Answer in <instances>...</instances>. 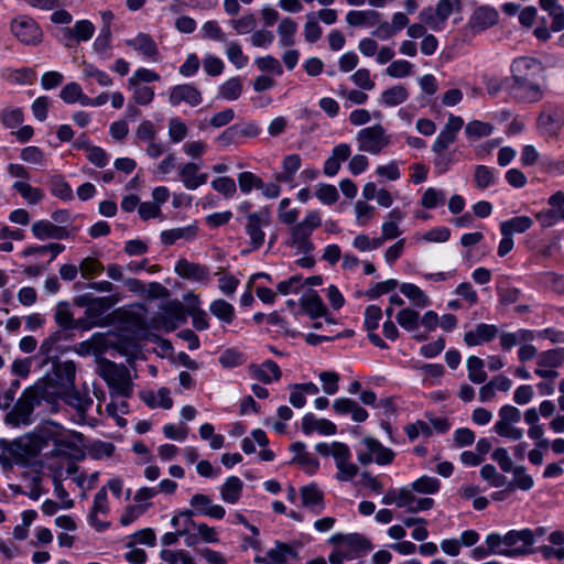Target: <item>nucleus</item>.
I'll list each match as a JSON object with an SVG mask.
<instances>
[{"mask_svg": "<svg viewBox=\"0 0 564 564\" xmlns=\"http://www.w3.org/2000/svg\"><path fill=\"white\" fill-rule=\"evenodd\" d=\"M250 377L264 383L270 384L279 381L282 377V371L278 364L271 359L263 361L262 364H251L249 366Z\"/></svg>", "mask_w": 564, "mask_h": 564, "instance_id": "22", "label": "nucleus"}, {"mask_svg": "<svg viewBox=\"0 0 564 564\" xmlns=\"http://www.w3.org/2000/svg\"><path fill=\"white\" fill-rule=\"evenodd\" d=\"M380 13L376 10H351L346 22L351 26L373 28L379 22Z\"/></svg>", "mask_w": 564, "mask_h": 564, "instance_id": "36", "label": "nucleus"}, {"mask_svg": "<svg viewBox=\"0 0 564 564\" xmlns=\"http://www.w3.org/2000/svg\"><path fill=\"white\" fill-rule=\"evenodd\" d=\"M457 149L434 153L433 164L437 175L448 172L454 164L458 162L456 156Z\"/></svg>", "mask_w": 564, "mask_h": 564, "instance_id": "50", "label": "nucleus"}, {"mask_svg": "<svg viewBox=\"0 0 564 564\" xmlns=\"http://www.w3.org/2000/svg\"><path fill=\"white\" fill-rule=\"evenodd\" d=\"M178 177L184 187L189 191H195L207 182L208 175L200 172L197 163L186 162L177 167Z\"/></svg>", "mask_w": 564, "mask_h": 564, "instance_id": "20", "label": "nucleus"}, {"mask_svg": "<svg viewBox=\"0 0 564 564\" xmlns=\"http://www.w3.org/2000/svg\"><path fill=\"white\" fill-rule=\"evenodd\" d=\"M262 178L252 172L245 171L238 174V186L242 194H249L261 187Z\"/></svg>", "mask_w": 564, "mask_h": 564, "instance_id": "63", "label": "nucleus"}, {"mask_svg": "<svg viewBox=\"0 0 564 564\" xmlns=\"http://www.w3.org/2000/svg\"><path fill=\"white\" fill-rule=\"evenodd\" d=\"M203 100L200 91L191 84L173 86L169 93L170 105L176 107L182 102L191 107L198 106Z\"/></svg>", "mask_w": 564, "mask_h": 564, "instance_id": "18", "label": "nucleus"}, {"mask_svg": "<svg viewBox=\"0 0 564 564\" xmlns=\"http://www.w3.org/2000/svg\"><path fill=\"white\" fill-rule=\"evenodd\" d=\"M80 67L84 79H95L101 87H109L112 85V78L94 64L83 62Z\"/></svg>", "mask_w": 564, "mask_h": 564, "instance_id": "55", "label": "nucleus"}, {"mask_svg": "<svg viewBox=\"0 0 564 564\" xmlns=\"http://www.w3.org/2000/svg\"><path fill=\"white\" fill-rule=\"evenodd\" d=\"M499 329L494 324L479 323L473 329L464 334V343L468 347L480 346L494 340Z\"/></svg>", "mask_w": 564, "mask_h": 564, "instance_id": "21", "label": "nucleus"}, {"mask_svg": "<svg viewBox=\"0 0 564 564\" xmlns=\"http://www.w3.org/2000/svg\"><path fill=\"white\" fill-rule=\"evenodd\" d=\"M241 93L242 82L239 77L229 78L219 87V97L226 100H236Z\"/></svg>", "mask_w": 564, "mask_h": 564, "instance_id": "60", "label": "nucleus"}, {"mask_svg": "<svg viewBox=\"0 0 564 564\" xmlns=\"http://www.w3.org/2000/svg\"><path fill=\"white\" fill-rule=\"evenodd\" d=\"M539 4L552 20L551 30L560 32L564 30V7L558 0H539Z\"/></svg>", "mask_w": 564, "mask_h": 564, "instance_id": "33", "label": "nucleus"}, {"mask_svg": "<svg viewBox=\"0 0 564 564\" xmlns=\"http://www.w3.org/2000/svg\"><path fill=\"white\" fill-rule=\"evenodd\" d=\"M351 154L350 145L347 143H339L332 150L330 155L324 163L323 172L327 176H335L343 162L347 161Z\"/></svg>", "mask_w": 564, "mask_h": 564, "instance_id": "28", "label": "nucleus"}, {"mask_svg": "<svg viewBox=\"0 0 564 564\" xmlns=\"http://www.w3.org/2000/svg\"><path fill=\"white\" fill-rule=\"evenodd\" d=\"M291 451L295 454L293 462L301 465L306 471L313 474L318 469V460L306 451V446L304 443H293L291 445Z\"/></svg>", "mask_w": 564, "mask_h": 564, "instance_id": "37", "label": "nucleus"}, {"mask_svg": "<svg viewBox=\"0 0 564 564\" xmlns=\"http://www.w3.org/2000/svg\"><path fill=\"white\" fill-rule=\"evenodd\" d=\"M54 319L63 329H73L75 327L83 326V321H74L69 305L65 302L57 304L54 313Z\"/></svg>", "mask_w": 564, "mask_h": 564, "instance_id": "43", "label": "nucleus"}, {"mask_svg": "<svg viewBox=\"0 0 564 564\" xmlns=\"http://www.w3.org/2000/svg\"><path fill=\"white\" fill-rule=\"evenodd\" d=\"M48 421L37 425L32 432L14 440L8 447V454L15 464L26 465L48 445Z\"/></svg>", "mask_w": 564, "mask_h": 564, "instance_id": "2", "label": "nucleus"}, {"mask_svg": "<svg viewBox=\"0 0 564 564\" xmlns=\"http://www.w3.org/2000/svg\"><path fill=\"white\" fill-rule=\"evenodd\" d=\"M358 150L370 155L381 154L391 144V135L380 123L362 128L356 133Z\"/></svg>", "mask_w": 564, "mask_h": 564, "instance_id": "6", "label": "nucleus"}, {"mask_svg": "<svg viewBox=\"0 0 564 564\" xmlns=\"http://www.w3.org/2000/svg\"><path fill=\"white\" fill-rule=\"evenodd\" d=\"M397 323L406 332L412 333L414 339L425 340L427 334L419 333L420 313L411 307L401 308L395 315Z\"/></svg>", "mask_w": 564, "mask_h": 564, "instance_id": "26", "label": "nucleus"}, {"mask_svg": "<svg viewBox=\"0 0 564 564\" xmlns=\"http://www.w3.org/2000/svg\"><path fill=\"white\" fill-rule=\"evenodd\" d=\"M268 564H283L289 558H293L297 555L296 551L289 544L282 542H275L274 547L268 552Z\"/></svg>", "mask_w": 564, "mask_h": 564, "instance_id": "45", "label": "nucleus"}, {"mask_svg": "<svg viewBox=\"0 0 564 564\" xmlns=\"http://www.w3.org/2000/svg\"><path fill=\"white\" fill-rule=\"evenodd\" d=\"M13 188L23 197V199L28 204L31 205L37 204L44 197V193L42 189L33 187L26 181L14 182Z\"/></svg>", "mask_w": 564, "mask_h": 564, "instance_id": "52", "label": "nucleus"}, {"mask_svg": "<svg viewBox=\"0 0 564 564\" xmlns=\"http://www.w3.org/2000/svg\"><path fill=\"white\" fill-rule=\"evenodd\" d=\"M99 375L111 389V399L115 395L129 398L132 394L131 376L126 366L104 360L99 365Z\"/></svg>", "mask_w": 564, "mask_h": 564, "instance_id": "5", "label": "nucleus"}, {"mask_svg": "<svg viewBox=\"0 0 564 564\" xmlns=\"http://www.w3.org/2000/svg\"><path fill=\"white\" fill-rule=\"evenodd\" d=\"M495 127L485 121L471 120L465 126V134L470 140H478L492 134Z\"/></svg>", "mask_w": 564, "mask_h": 564, "instance_id": "53", "label": "nucleus"}, {"mask_svg": "<svg viewBox=\"0 0 564 564\" xmlns=\"http://www.w3.org/2000/svg\"><path fill=\"white\" fill-rule=\"evenodd\" d=\"M297 30V24L291 18L281 20L278 26V34L280 36V45L282 47L292 46L294 44V35Z\"/></svg>", "mask_w": 564, "mask_h": 564, "instance_id": "56", "label": "nucleus"}, {"mask_svg": "<svg viewBox=\"0 0 564 564\" xmlns=\"http://www.w3.org/2000/svg\"><path fill=\"white\" fill-rule=\"evenodd\" d=\"M124 44L149 62L158 63L160 61L158 44L150 34L138 33L133 39L126 40Z\"/></svg>", "mask_w": 564, "mask_h": 564, "instance_id": "17", "label": "nucleus"}, {"mask_svg": "<svg viewBox=\"0 0 564 564\" xmlns=\"http://www.w3.org/2000/svg\"><path fill=\"white\" fill-rule=\"evenodd\" d=\"M86 96L87 95L84 94L79 84L75 82L68 83L59 91L61 99L66 104L79 102L84 106V99H86Z\"/></svg>", "mask_w": 564, "mask_h": 564, "instance_id": "59", "label": "nucleus"}, {"mask_svg": "<svg viewBox=\"0 0 564 564\" xmlns=\"http://www.w3.org/2000/svg\"><path fill=\"white\" fill-rule=\"evenodd\" d=\"M93 50L101 59L111 57V31L108 26L101 28L99 35L94 41Z\"/></svg>", "mask_w": 564, "mask_h": 564, "instance_id": "46", "label": "nucleus"}, {"mask_svg": "<svg viewBox=\"0 0 564 564\" xmlns=\"http://www.w3.org/2000/svg\"><path fill=\"white\" fill-rule=\"evenodd\" d=\"M167 134L171 142L180 143L187 137L188 128L182 119L174 117L169 120Z\"/></svg>", "mask_w": 564, "mask_h": 564, "instance_id": "61", "label": "nucleus"}, {"mask_svg": "<svg viewBox=\"0 0 564 564\" xmlns=\"http://www.w3.org/2000/svg\"><path fill=\"white\" fill-rule=\"evenodd\" d=\"M242 489V480L237 476H230L220 487V497L226 503L235 505L239 501Z\"/></svg>", "mask_w": 564, "mask_h": 564, "instance_id": "39", "label": "nucleus"}, {"mask_svg": "<svg viewBox=\"0 0 564 564\" xmlns=\"http://www.w3.org/2000/svg\"><path fill=\"white\" fill-rule=\"evenodd\" d=\"M302 431L307 435L313 432H318L323 435H334L337 432V427L327 419H317L313 413H306L302 419Z\"/></svg>", "mask_w": 564, "mask_h": 564, "instance_id": "29", "label": "nucleus"}, {"mask_svg": "<svg viewBox=\"0 0 564 564\" xmlns=\"http://www.w3.org/2000/svg\"><path fill=\"white\" fill-rule=\"evenodd\" d=\"M61 339V333L54 332L42 341L39 348L37 357L42 358L43 365H46L48 361L57 357V345Z\"/></svg>", "mask_w": 564, "mask_h": 564, "instance_id": "40", "label": "nucleus"}, {"mask_svg": "<svg viewBox=\"0 0 564 564\" xmlns=\"http://www.w3.org/2000/svg\"><path fill=\"white\" fill-rule=\"evenodd\" d=\"M64 401L76 410L75 422L77 424H85L87 422L86 412L93 405V400L88 397L80 395L72 389L65 391Z\"/></svg>", "mask_w": 564, "mask_h": 564, "instance_id": "31", "label": "nucleus"}, {"mask_svg": "<svg viewBox=\"0 0 564 564\" xmlns=\"http://www.w3.org/2000/svg\"><path fill=\"white\" fill-rule=\"evenodd\" d=\"M189 505L194 509L193 512L213 519H223L226 514V510L223 506L214 503L213 500L204 494L193 495Z\"/></svg>", "mask_w": 564, "mask_h": 564, "instance_id": "23", "label": "nucleus"}, {"mask_svg": "<svg viewBox=\"0 0 564 564\" xmlns=\"http://www.w3.org/2000/svg\"><path fill=\"white\" fill-rule=\"evenodd\" d=\"M119 301L116 296L94 297L90 295H83L76 299L78 306L86 307L85 316L89 321L88 325H83L88 329L93 326L99 325L102 315Z\"/></svg>", "mask_w": 564, "mask_h": 564, "instance_id": "12", "label": "nucleus"}, {"mask_svg": "<svg viewBox=\"0 0 564 564\" xmlns=\"http://www.w3.org/2000/svg\"><path fill=\"white\" fill-rule=\"evenodd\" d=\"M13 36L24 45L36 46L43 40V32L37 22L28 15H20L10 22Z\"/></svg>", "mask_w": 564, "mask_h": 564, "instance_id": "10", "label": "nucleus"}, {"mask_svg": "<svg viewBox=\"0 0 564 564\" xmlns=\"http://www.w3.org/2000/svg\"><path fill=\"white\" fill-rule=\"evenodd\" d=\"M160 557L167 564H196L193 556L185 550L164 549L160 552Z\"/></svg>", "mask_w": 564, "mask_h": 564, "instance_id": "58", "label": "nucleus"}, {"mask_svg": "<svg viewBox=\"0 0 564 564\" xmlns=\"http://www.w3.org/2000/svg\"><path fill=\"white\" fill-rule=\"evenodd\" d=\"M94 33L95 26L89 20H79L72 28L63 30L64 40L68 46L89 41Z\"/></svg>", "mask_w": 564, "mask_h": 564, "instance_id": "24", "label": "nucleus"}, {"mask_svg": "<svg viewBox=\"0 0 564 564\" xmlns=\"http://www.w3.org/2000/svg\"><path fill=\"white\" fill-rule=\"evenodd\" d=\"M329 542L340 545L348 553V560L357 558L371 550L370 542L361 534H334Z\"/></svg>", "mask_w": 564, "mask_h": 564, "instance_id": "15", "label": "nucleus"}, {"mask_svg": "<svg viewBox=\"0 0 564 564\" xmlns=\"http://www.w3.org/2000/svg\"><path fill=\"white\" fill-rule=\"evenodd\" d=\"M209 311L216 318L225 324H230L235 319L234 306L223 299L213 301L209 305Z\"/></svg>", "mask_w": 564, "mask_h": 564, "instance_id": "47", "label": "nucleus"}, {"mask_svg": "<svg viewBox=\"0 0 564 564\" xmlns=\"http://www.w3.org/2000/svg\"><path fill=\"white\" fill-rule=\"evenodd\" d=\"M333 458L338 469L337 480L350 481L358 474V467L350 462L351 453L345 443L334 442Z\"/></svg>", "mask_w": 564, "mask_h": 564, "instance_id": "16", "label": "nucleus"}, {"mask_svg": "<svg viewBox=\"0 0 564 564\" xmlns=\"http://www.w3.org/2000/svg\"><path fill=\"white\" fill-rule=\"evenodd\" d=\"M564 364V348H555L542 351L538 355L536 366L557 368Z\"/></svg>", "mask_w": 564, "mask_h": 564, "instance_id": "57", "label": "nucleus"}, {"mask_svg": "<svg viewBox=\"0 0 564 564\" xmlns=\"http://www.w3.org/2000/svg\"><path fill=\"white\" fill-rule=\"evenodd\" d=\"M460 0H438L434 8L426 7L419 14L420 21L426 24L432 31L440 32L445 28L447 19L460 11Z\"/></svg>", "mask_w": 564, "mask_h": 564, "instance_id": "8", "label": "nucleus"}, {"mask_svg": "<svg viewBox=\"0 0 564 564\" xmlns=\"http://www.w3.org/2000/svg\"><path fill=\"white\" fill-rule=\"evenodd\" d=\"M467 376L469 381L475 384L485 383L487 380V373L484 369V360L477 356H469L467 358Z\"/></svg>", "mask_w": 564, "mask_h": 564, "instance_id": "49", "label": "nucleus"}, {"mask_svg": "<svg viewBox=\"0 0 564 564\" xmlns=\"http://www.w3.org/2000/svg\"><path fill=\"white\" fill-rule=\"evenodd\" d=\"M533 225V220L529 216H518L500 224L502 236H512L513 234H523Z\"/></svg>", "mask_w": 564, "mask_h": 564, "instance_id": "41", "label": "nucleus"}, {"mask_svg": "<svg viewBox=\"0 0 564 564\" xmlns=\"http://www.w3.org/2000/svg\"><path fill=\"white\" fill-rule=\"evenodd\" d=\"M321 225V213L318 210H310L300 223L289 228L285 246L294 250L296 254H310L314 250L311 236Z\"/></svg>", "mask_w": 564, "mask_h": 564, "instance_id": "4", "label": "nucleus"}, {"mask_svg": "<svg viewBox=\"0 0 564 564\" xmlns=\"http://www.w3.org/2000/svg\"><path fill=\"white\" fill-rule=\"evenodd\" d=\"M413 64L406 59H397L386 68V74L391 78H404L413 74Z\"/></svg>", "mask_w": 564, "mask_h": 564, "instance_id": "62", "label": "nucleus"}, {"mask_svg": "<svg viewBox=\"0 0 564 564\" xmlns=\"http://www.w3.org/2000/svg\"><path fill=\"white\" fill-rule=\"evenodd\" d=\"M271 224L270 213L267 208L246 215L245 231L249 237L252 250L261 248L265 241L264 228Z\"/></svg>", "mask_w": 564, "mask_h": 564, "instance_id": "11", "label": "nucleus"}, {"mask_svg": "<svg viewBox=\"0 0 564 564\" xmlns=\"http://www.w3.org/2000/svg\"><path fill=\"white\" fill-rule=\"evenodd\" d=\"M409 96L408 88L402 84H398L383 90L380 95L379 102L384 107H397L405 102Z\"/></svg>", "mask_w": 564, "mask_h": 564, "instance_id": "35", "label": "nucleus"}, {"mask_svg": "<svg viewBox=\"0 0 564 564\" xmlns=\"http://www.w3.org/2000/svg\"><path fill=\"white\" fill-rule=\"evenodd\" d=\"M197 235V226L188 225L173 229L163 230L161 232V241L166 246H171L178 240H192Z\"/></svg>", "mask_w": 564, "mask_h": 564, "instance_id": "38", "label": "nucleus"}, {"mask_svg": "<svg viewBox=\"0 0 564 564\" xmlns=\"http://www.w3.org/2000/svg\"><path fill=\"white\" fill-rule=\"evenodd\" d=\"M104 264L94 257H86L79 263V271L84 279L90 280L104 271Z\"/></svg>", "mask_w": 564, "mask_h": 564, "instance_id": "64", "label": "nucleus"}, {"mask_svg": "<svg viewBox=\"0 0 564 564\" xmlns=\"http://www.w3.org/2000/svg\"><path fill=\"white\" fill-rule=\"evenodd\" d=\"M485 543L495 555L514 557L531 553L534 534L530 529L510 530L506 534L494 532L486 536Z\"/></svg>", "mask_w": 564, "mask_h": 564, "instance_id": "1", "label": "nucleus"}, {"mask_svg": "<svg viewBox=\"0 0 564 564\" xmlns=\"http://www.w3.org/2000/svg\"><path fill=\"white\" fill-rule=\"evenodd\" d=\"M406 487L408 489L413 490L414 494L434 495L438 492L441 488V481L435 477L424 475Z\"/></svg>", "mask_w": 564, "mask_h": 564, "instance_id": "44", "label": "nucleus"}, {"mask_svg": "<svg viewBox=\"0 0 564 564\" xmlns=\"http://www.w3.org/2000/svg\"><path fill=\"white\" fill-rule=\"evenodd\" d=\"M175 272L184 279L197 282L207 281L209 276V270L207 267L189 262L185 259L177 261Z\"/></svg>", "mask_w": 564, "mask_h": 564, "instance_id": "30", "label": "nucleus"}, {"mask_svg": "<svg viewBox=\"0 0 564 564\" xmlns=\"http://www.w3.org/2000/svg\"><path fill=\"white\" fill-rule=\"evenodd\" d=\"M39 399L37 389H25L13 408L7 413L4 422L14 427L32 424V414L35 405L39 403Z\"/></svg>", "mask_w": 564, "mask_h": 564, "instance_id": "7", "label": "nucleus"}, {"mask_svg": "<svg viewBox=\"0 0 564 564\" xmlns=\"http://www.w3.org/2000/svg\"><path fill=\"white\" fill-rule=\"evenodd\" d=\"M358 462L366 466L371 463L389 465L394 459V452L383 446L377 438L366 436L360 441L357 448Z\"/></svg>", "mask_w": 564, "mask_h": 564, "instance_id": "9", "label": "nucleus"}, {"mask_svg": "<svg viewBox=\"0 0 564 564\" xmlns=\"http://www.w3.org/2000/svg\"><path fill=\"white\" fill-rule=\"evenodd\" d=\"M496 174L492 167L476 165L474 171V184L479 189H486L496 184Z\"/></svg>", "mask_w": 564, "mask_h": 564, "instance_id": "54", "label": "nucleus"}, {"mask_svg": "<svg viewBox=\"0 0 564 564\" xmlns=\"http://www.w3.org/2000/svg\"><path fill=\"white\" fill-rule=\"evenodd\" d=\"M499 13L496 9L482 6L477 8L468 20V28L474 33H480L498 23Z\"/></svg>", "mask_w": 564, "mask_h": 564, "instance_id": "19", "label": "nucleus"}, {"mask_svg": "<svg viewBox=\"0 0 564 564\" xmlns=\"http://www.w3.org/2000/svg\"><path fill=\"white\" fill-rule=\"evenodd\" d=\"M333 410L339 415L350 414L351 420L357 423L365 422L369 414L359 403L349 398H338L333 402Z\"/></svg>", "mask_w": 564, "mask_h": 564, "instance_id": "27", "label": "nucleus"}, {"mask_svg": "<svg viewBox=\"0 0 564 564\" xmlns=\"http://www.w3.org/2000/svg\"><path fill=\"white\" fill-rule=\"evenodd\" d=\"M185 300L188 302L187 313L193 319V326L197 330L207 329L209 322L206 312L199 307V296L194 293H188Z\"/></svg>", "mask_w": 564, "mask_h": 564, "instance_id": "32", "label": "nucleus"}, {"mask_svg": "<svg viewBox=\"0 0 564 564\" xmlns=\"http://www.w3.org/2000/svg\"><path fill=\"white\" fill-rule=\"evenodd\" d=\"M302 505L313 511L319 513L324 510L323 492L315 484L304 486L301 489Z\"/></svg>", "mask_w": 564, "mask_h": 564, "instance_id": "34", "label": "nucleus"}, {"mask_svg": "<svg viewBox=\"0 0 564 564\" xmlns=\"http://www.w3.org/2000/svg\"><path fill=\"white\" fill-rule=\"evenodd\" d=\"M54 372L65 391L74 389L76 367L73 361L58 362Z\"/></svg>", "mask_w": 564, "mask_h": 564, "instance_id": "42", "label": "nucleus"}, {"mask_svg": "<svg viewBox=\"0 0 564 564\" xmlns=\"http://www.w3.org/2000/svg\"><path fill=\"white\" fill-rule=\"evenodd\" d=\"M301 158L299 154H290L283 159V172L275 175V181L278 183H288L291 182L295 175V173L301 167Z\"/></svg>", "mask_w": 564, "mask_h": 564, "instance_id": "51", "label": "nucleus"}, {"mask_svg": "<svg viewBox=\"0 0 564 564\" xmlns=\"http://www.w3.org/2000/svg\"><path fill=\"white\" fill-rule=\"evenodd\" d=\"M400 292L417 307H426L431 304L426 293L413 283H402Z\"/></svg>", "mask_w": 564, "mask_h": 564, "instance_id": "48", "label": "nucleus"}, {"mask_svg": "<svg viewBox=\"0 0 564 564\" xmlns=\"http://www.w3.org/2000/svg\"><path fill=\"white\" fill-rule=\"evenodd\" d=\"M33 236L39 240L66 239L69 231L64 226H57L48 220H37L31 227Z\"/></svg>", "mask_w": 564, "mask_h": 564, "instance_id": "25", "label": "nucleus"}, {"mask_svg": "<svg viewBox=\"0 0 564 564\" xmlns=\"http://www.w3.org/2000/svg\"><path fill=\"white\" fill-rule=\"evenodd\" d=\"M512 79H542L544 66L541 61L531 56H520L510 65Z\"/></svg>", "mask_w": 564, "mask_h": 564, "instance_id": "14", "label": "nucleus"}, {"mask_svg": "<svg viewBox=\"0 0 564 564\" xmlns=\"http://www.w3.org/2000/svg\"><path fill=\"white\" fill-rule=\"evenodd\" d=\"M48 443H53L51 457L78 458L82 455L83 435L48 421Z\"/></svg>", "mask_w": 564, "mask_h": 564, "instance_id": "3", "label": "nucleus"}, {"mask_svg": "<svg viewBox=\"0 0 564 564\" xmlns=\"http://www.w3.org/2000/svg\"><path fill=\"white\" fill-rule=\"evenodd\" d=\"M509 94L518 102H538L543 98L544 89L540 79H512Z\"/></svg>", "mask_w": 564, "mask_h": 564, "instance_id": "13", "label": "nucleus"}]
</instances>
